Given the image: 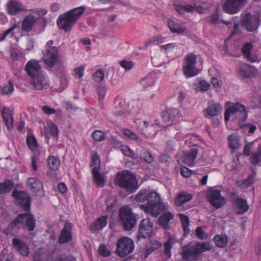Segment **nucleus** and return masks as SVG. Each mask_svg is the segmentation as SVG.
<instances>
[{
    "label": "nucleus",
    "mask_w": 261,
    "mask_h": 261,
    "mask_svg": "<svg viewBox=\"0 0 261 261\" xmlns=\"http://www.w3.org/2000/svg\"><path fill=\"white\" fill-rule=\"evenodd\" d=\"M85 10L84 7H80L61 14L57 20L59 28L65 32H69Z\"/></svg>",
    "instance_id": "nucleus-1"
},
{
    "label": "nucleus",
    "mask_w": 261,
    "mask_h": 261,
    "mask_svg": "<svg viewBox=\"0 0 261 261\" xmlns=\"http://www.w3.org/2000/svg\"><path fill=\"white\" fill-rule=\"evenodd\" d=\"M115 183L130 193L135 192L138 188L136 176L133 173L127 170L117 173Z\"/></svg>",
    "instance_id": "nucleus-2"
},
{
    "label": "nucleus",
    "mask_w": 261,
    "mask_h": 261,
    "mask_svg": "<svg viewBox=\"0 0 261 261\" xmlns=\"http://www.w3.org/2000/svg\"><path fill=\"white\" fill-rule=\"evenodd\" d=\"M35 222L34 217L32 214L29 213L20 214L8 225L7 228L3 231V233L6 235L13 233V230L17 228L18 225L24 223L28 229L30 231H32L35 228Z\"/></svg>",
    "instance_id": "nucleus-3"
},
{
    "label": "nucleus",
    "mask_w": 261,
    "mask_h": 261,
    "mask_svg": "<svg viewBox=\"0 0 261 261\" xmlns=\"http://www.w3.org/2000/svg\"><path fill=\"white\" fill-rule=\"evenodd\" d=\"M147 202L148 205H142V208L145 213L154 217H157L164 210L160 196L155 192H148Z\"/></svg>",
    "instance_id": "nucleus-4"
},
{
    "label": "nucleus",
    "mask_w": 261,
    "mask_h": 261,
    "mask_svg": "<svg viewBox=\"0 0 261 261\" xmlns=\"http://www.w3.org/2000/svg\"><path fill=\"white\" fill-rule=\"evenodd\" d=\"M53 45L54 42L52 40H49L46 43L42 58L46 66L50 68L54 67L59 60L57 48Z\"/></svg>",
    "instance_id": "nucleus-5"
},
{
    "label": "nucleus",
    "mask_w": 261,
    "mask_h": 261,
    "mask_svg": "<svg viewBox=\"0 0 261 261\" xmlns=\"http://www.w3.org/2000/svg\"><path fill=\"white\" fill-rule=\"evenodd\" d=\"M228 107L226 109L224 115V119L225 121H228L230 116L237 115L239 121L244 122L246 120L247 118L248 111L247 108L243 105L240 103H227Z\"/></svg>",
    "instance_id": "nucleus-6"
},
{
    "label": "nucleus",
    "mask_w": 261,
    "mask_h": 261,
    "mask_svg": "<svg viewBox=\"0 0 261 261\" xmlns=\"http://www.w3.org/2000/svg\"><path fill=\"white\" fill-rule=\"evenodd\" d=\"M120 223L125 230H130L137 223L136 216L132 213L129 207H123L119 212Z\"/></svg>",
    "instance_id": "nucleus-7"
},
{
    "label": "nucleus",
    "mask_w": 261,
    "mask_h": 261,
    "mask_svg": "<svg viewBox=\"0 0 261 261\" xmlns=\"http://www.w3.org/2000/svg\"><path fill=\"white\" fill-rule=\"evenodd\" d=\"M212 249L210 243L208 242L202 243H196L193 245L186 247L183 249V258L189 259L192 257H196L201 253Z\"/></svg>",
    "instance_id": "nucleus-8"
},
{
    "label": "nucleus",
    "mask_w": 261,
    "mask_h": 261,
    "mask_svg": "<svg viewBox=\"0 0 261 261\" xmlns=\"http://www.w3.org/2000/svg\"><path fill=\"white\" fill-rule=\"evenodd\" d=\"M134 241L127 237H122L118 240L115 252L120 257H124L131 253L134 250Z\"/></svg>",
    "instance_id": "nucleus-9"
},
{
    "label": "nucleus",
    "mask_w": 261,
    "mask_h": 261,
    "mask_svg": "<svg viewBox=\"0 0 261 261\" xmlns=\"http://www.w3.org/2000/svg\"><path fill=\"white\" fill-rule=\"evenodd\" d=\"M196 56L193 54L189 53L185 56L182 69L187 77H193L198 74V69L196 67Z\"/></svg>",
    "instance_id": "nucleus-10"
},
{
    "label": "nucleus",
    "mask_w": 261,
    "mask_h": 261,
    "mask_svg": "<svg viewBox=\"0 0 261 261\" xmlns=\"http://www.w3.org/2000/svg\"><path fill=\"white\" fill-rule=\"evenodd\" d=\"M34 261H65L66 257L62 254H58L55 258L54 253H48L42 248L37 249L34 255Z\"/></svg>",
    "instance_id": "nucleus-11"
},
{
    "label": "nucleus",
    "mask_w": 261,
    "mask_h": 261,
    "mask_svg": "<svg viewBox=\"0 0 261 261\" xmlns=\"http://www.w3.org/2000/svg\"><path fill=\"white\" fill-rule=\"evenodd\" d=\"M261 13H256L254 15L250 13L246 14L242 21V25L249 32L256 31L260 25Z\"/></svg>",
    "instance_id": "nucleus-12"
},
{
    "label": "nucleus",
    "mask_w": 261,
    "mask_h": 261,
    "mask_svg": "<svg viewBox=\"0 0 261 261\" xmlns=\"http://www.w3.org/2000/svg\"><path fill=\"white\" fill-rule=\"evenodd\" d=\"M152 235L153 223L149 219L142 220L139 224L138 239L150 238Z\"/></svg>",
    "instance_id": "nucleus-13"
},
{
    "label": "nucleus",
    "mask_w": 261,
    "mask_h": 261,
    "mask_svg": "<svg viewBox=\"0 0 261 261\" xmlns=\"http://www.w3.org/2000/svg\"><path fill=\"white\" fill-rule=\"evenodd\" d=\"M6 7L7 13L11 16L27 11L26 6L18 0H10Z\"/></svg>",
    "instance_id": "nucleus-14"
},
{
    "label": "nucleus",
    "mask_w": 261,
    "mask_h": 261,
    "mask_svg": "<svg viewBox=\"0 0 261 261\" xmlns=\"http://www.w3.org/2000/svg\"><path fill=\"white\" fill-rule=\"evenodd\" d=\"M12 195L16 199V202L20 207L27 212L30 211V199L27 193L23 191H14Z\"/></svg>",
    "instance_id": "nucleus-15"
},
{
    "label": "nucleus",
    "mask_w": 261,
    "mask_h": 261,
    "mask_svg": "<svg viewBox=\"0 0 261 261\" xmlns=\"http://www.w3.org/2000/svg\"><path fill=\"white\" fill-rule=\"evenodd\" d=\"M207 197L210 203L217 208H220L225 204V199L221 196L220 191L212 190L208 192Z\"/></svg>",
    "instance_id": "nucleus-16"
},
{
    "label": "nucleus",
    "mask_w": 261,
    "mask_h": 261,
    "mask_svg": "<svg viewBox=\"0 0 261 261\" xmlns=\"http://www.w3.org/2000/svg\"><path fill=\"white\" fill-rule=\"evenodd\" d=\"M25 69L27 74L32 79L43 73L41 66L35 60H30L29 61L25 66Z\"/></svg>",
    "instance_id": "nucleus-17"
},
{
    "label": "nucleus",
    "mask_w": 261,
    "mask_h": 261,
    "mask_svg": "<svg viewBox=\"0 0 261 261\" xmlns=\"http://www.w3.org/2000/svg\"><path fill=\"white\" fill-rule=\"evenodd\" d=\"M246 0H228L224 5L223 9L227 13L233 14L237 13L240 9V6Z\"/></svg>",
    "instance_id": "nucleus-18"
},
{
    "label": "nucleus",
    "mask_w": 261,
    "mask_h": 261,
    "mask_svg": "<svg viewBox=\"0 0 261 261\" xmlns=\"http://www.w3.org/2000/svg\"><path fill=\"white\" fill-rule=\"evenodd\" d=\"M238 73L242 79H246L254 76L255 74V69L254 67L247 64L240 65Z\"/></svg>",
    "instance_id": "nucleus-19"
},
{
    "label": "nucleus",
    "mask_w": 261,
    "mask_h": 261,
    "mask_svg": "<svg viewBox=\"0 0 261 261\" xmlns=\"http://www.w3.org/2000/svg\"><path fill=\"white\" fill-rule=\"evenodd\" d=\"M33 89L41 90L48 87V83L43 73L36 76L32 80Z\"/></svg>",
    "instance_id": "nucleus-20"
},
{
    "label": "nucleus",
    "mask_w": 261,
    "mask_h": 261,
    "mask_svg": "<svg viewBox=\"0 0 261 261\" xmlns=\"http://www.w3.org/2000/svg\"><path fill=\"white\" fill-rule=\"evenodd\" d=\"M222 110V106L218 103H210L207 108L204 110V116L206 118H211L218 116Z\"/></svg>",
    "instance_id": "nucleus-21"
},
{
    "label": "nucleus",
    "mask_w": 261,
    "mask_h": 261,
    "mask_svg": "<svg viewBox=\"0 0 261 261\" xmlns=\"http://www.w3.org/2000/svg\"><path fill=\"white\" fill-rule=\"evenodd\" d=\"M71 224L69 222H66L59 237V242L60 243H65L71 240L72 235L71 233Z\"/></svg>",
    "instance_id": "nucleus-22"
},
{
    "label": "nucleus",
    "mask_w": 261,
    "mask_h": 261,
    "mask_svg": "<svg viewBox=\"0 0 261 261\" xmlns=\"http://www.w3.org/2000/svg\"><path fill=\"white\" fill-rule=\"evenodd\" d=\"M2 116L8 129L11 130L13 128V117L11 110L8 108H4Z\"/></svg>",
    "instance_id": "nucleus-23"
},
{
    "label": "nucleus",
    "mask_w": 261,
    "mask_h": 261,
    "mask_svg": "<svg viewBox=\"0 0 261 261\" xmlns=\"http://www.w3.org/2000/svg\"><path fill=\"white\" fill-rule=\"evenodd\" d=\"M198 149H191L183 153L182 161L187 165L190 166L193 164L198 154Z\"/></svg>",
    "instance_id": "nucleus-24"
},
{
    "label": "nucleus",
    "mask_w": 261,
    "mask_h": 261,
    "mask_svg": "<svg viewBox=\"0 0 261 261\" xmlns=\"http://www.w3.org/2000/svg\"><path fill=\"white\" fill-rule=\"evenodd\" d=\"M37 20L38 18L33 15L25 17L22 22V30L27 32H30Z\"/></svg>",
    "instance_id": "nucleus-25"
},
{
    "label": "nucleus",
    "mask_w": 261,
    "mask_h": 261,
    "mask_svg": "<svg viewBox=\"0 0 261 261\" xmlns=\"http://www.w3.org/2000/svg\"><path fill=\"white\" fill-rule=\"evenodd\" d=\"M14 247L16 249L21 255L28 256L29 253V248L27 245L22 240L14 238L12 240Z\"/></svg>",
    "instance_id": "nucleus-26"
},
{
    "label": "nucleus",
    "mask_w": 261,
    "mask_h": 261,
    "mask_svg": "<svg viewBox=\"0 0 261 261\" xmlns=\"http://www.w3.org/2000/svg\"><path fill=\"white\" fill-rule=\"evenodd\" d=\"M228 140V146L233 151L238 149L241 146L240 137L237 133L229 135Z\"/></svg>",
    "instance_id": "nucleus-27"
},
{
    "label": "nucleus",
    "mask_w": 261,
    "mask_h": 261,
    "mask_svg": "<svg viewBox=\"0 0 261 261\" xmlns=\"http://www.w3.org/2000/svg\"><path fill=\"white\" fill-rule=\"evenodd\" d=\"M178 112L175 109H169L163 112L162 119L166 122H173L178 115Z\"/></svg>",
    "instance_id": "nucleus-28"
},
{
    "label": "nucleus",
    "mask_w": 261,
    "mask_h": 261,
    "mask_svg": "<svg viewBox=\"0 0 261 261\" xmlns=\"http://www.w3.org/2000/svg\"><path fill=\"white\" fill-rule=\"evenodd\" d=\"M234 206L237 210V213L239 215L243 214L249 208L246 200L241 198H238L235 200Z\"/></svg>",
    "instance_id": "nucleus-29"
},
{
    "label": "nucleus",
    "mask_w": 261,
    "mask_h": 261,
    "mask_svg": "<svg viewBox=\"0 0 261 261\" xmlns=\"http://www.w3.org/2000/svg\"><path fill=\"white\" fill-rule=\"evenodd\" d=\"M162 246V244L158 240H150L146 245V251L145 257L148 256L155 250L160 248Z\"/></svg>",
    "instance_id": "nucleus-30"
},
{
    "label": "nucleus",
    "mask_w": 261,
    "mask_h": 261,
    "mask_svg": "<svg viewBox=\"0 0 261 261\" xmlns=\"http://www.w3.org/2000/svg\"><path fill=\"white\" fill-rule=\"evenodd\" d=\"M107 216H102L98 218L90 226L92 231H97L102 229L107 224Z\"/></svg>",
    "instance_id": "nucleus-31"
},
{
    "label": "nucleus",
    "mask_w": 261,
    "mask_h": 261,
    "mask_svg": "<svg viewBox=\"0 0 261 261\" xmlns=\"http://www.w3.org/2000/svg\"><path fill=\"white\" fill-rule=\"evenodd\" d=\"M192 197L191 194L185 192H180L175 199V204L177 206H180L182 204L190 201Z\"/></svg>",
    "instance_id": "nucleus-32"
},
{
    "label": "nucleus",
    "mask_w": 261,
    "mask_h": 261,
    "mask_svg": "<svg viewBox=\"0 0 261 261\" xmlns=\"http://www.w3.org/2000/svg\"><path fill=\"white\" fill-rule=\"evenodd\" d=\"M47 166L52 171H57L60 166V161L58 158L53 155L48 156L47 160Z\"/></svg>",
    "instance_id": "nucleus-33"
},
{
    "label": "nucleus",
    "mask_w": 261,
    "mask_h": 261,
    "mask_svg": "<svg viewBox=\"0 0 261 261\" xmlns=\"http://www.w3.org/2000/svg\"><path fill=\"white\" fill-rule=\"evenodd\" d=\"M168 27L173 33L182 34L186 31V28L180 25L179 24L175 23L172 20H168Z\"/></svg>",
    "instance_id": "nucleus-34"
},
{
    "label": "nucleus",
    "mask_w": 261,
    "mask_h": 261,
    "mask_svg": "<svg viewBox=\"0 0 261 261\" xmlns=\"http://www.w3.org/2000/svg\"><path fill=\"white\" fill-rule=\"evenodd\" d=\"M94 184L98 187L102 188L104 186L105 184V178L103 174H101L99 171L92 172Z\"/></svg>",
    "instance_id": "nucleus-35"
},
{
    "label": "nucleus",
    "mask_w": 261,
    "mask_h": 261,
    "mask_svg": "<svg viewBox=\"0 0 261 261\" xmlns=\"http://www.w3.org/2000/svg\"><path fill=\"white\" fill-rule=\"evenodd\" d=\"M174 241V239L171 236H170L168 241L164 244L165 250L163 254L167 259H169L171 256V249Z\"/></svg>",
    "instance_id": "nucleus-36"
},
{
    "label": "nucleus",
    "mask_w": 261,
    "mask_h": 261,
    "mask_svg": "<svg viewBox=\"0 0 261 261\" xmlns=\"http://www.w3.org/2000/svg\"><path fill=\"white\" fill-rule=\"evenodd\" d=\"M13 188L12 180L7 179L3 183H0V194H4L10 192Z\"/></svg>",
    "instance_id": "nucleus-37"
},
{
    "label": "nucleus",
    "mask_w": 261,
    "mask_h": 261,
    "mask_svg": "<svg viewBox=\"0 0 261 261\" xmlns=\"http://www.w3.org/2000/svg\"><path fill=\"white\" fill-rule=\"evenodd\" d=\"M250 162L254 166H257L261 163V151L258 148L251 154Z\"/></svg>",
    "instance_id": "nucleus-38"
},
{
    "label": "nucleus",
    "mask_w": 261,
    "mask_h": 261,
    "mask_svg": "<svg viewBox=\"0 0 261 261\" xmlns=\"http://www.w3.org/2000/svg\"><path fill=\"white\" fill-rule=\"evenodd\" d=\"M28 184L34 191H38L43 188L42 183L34 178H29Z\"/></svg>",
    "instance_id": "nucleus-39"
},
{
    "label": "nucleus",
    "mask_w": 261,
    "mask_h": 261,
    "mask_svg": "<svg viewBox=\"0 0 261 261\" xmlns=\"http://www.w3.org/2000/svg\"><path fill=\"white\" fill-rule=\"evenodd\" d=\"M214 242L217 246L221 248L224 247L228 242V239L226 235H217L214 238Z\"/></svg>",
    "instance_id": "nucleus-40"
},
{
    "label": "nucleus",
    "mask_w": 261,
    "mask_h": 261,
    "mask_svg": "<svg viewBox=\"0 0 261 261\" xmlns=\"http://www.w3.org/2000/svg\"><path fill=\"white\" fill-rule=\"evenodd\" d=\"M91 161V166L93 167L92 172L100 171V160L96 153L92 154Z\"/></svg>",
    "instance_id": "nucleus-41"
},
{
    "label": "nucleus",
    "mask_w": 261,
    "mask_h": 261,
    "mask_svg": "<svg viewBox=\"0 0 261 261\" xmlns=\"http://www.w3.org/2000/svg\"><path fill=\"white\" fill-rule=\"evenodd\" d=\"M252 44L250 43H247L245 44L242 48V53L244 57L247 58L248 60L252 62H254L255 60L251 58L250 52L252 49Z\"/></svg>",
    "instance_id": "nucleus-42"
},
{
    "label": "nucleus",
    "mask_w": 261,
    "mask_h": 261,
    "mask_svg": "<svg viewBox=\"0 0 261 261\" xmlns=\"http://www.w3.org/2000/svg\"><path fill=\"white\" fill-rule=\"evenodd\" d=\"M173 217V215L170 212H166L163 214L159 219V222L161 225L166 226L170 220Z\"/></svg>",
    "instance_id": "nucleus-43"
},
{
    "label": "nucleus",
    "mask_w": 261,
    "mask_h": 261,
    "mask_svg": "<svg viewBox=\"0 0 261 261\" xmlns=\"http://www.w3.org/2000/svg\"><path fill=\"white\" fill-rule=\"evenodd\" d=\"M27 144L28 148L32 151H35L38 147L37 140L35 137L32 135L28 136Z\"/></svg>",
    "instance_id": "nucleus-44"
},
{
    "label": "nucleus",
    "mask_w": 261,
    "mask_h": 261,
    "mask_svg": "<svg viewBox=\"0 0 261 261\" xmlns=\"http://www.w3.org/2000/svg\"><path fill=\"white\" fill-rule=\"evenodd\" d=\"M194 9L195 7L190 5H178L176 7V11L180 14H183L185 12H191Z\"/></svg>",
    "instance_id": "nucleus-45"
},
{
    "label": "nucleus",
    "mask_w": 261,
    "mask_h": 261,
    "mask_svg": "<svg viewBox=\"0 0 261 261\" xmlns=\"http://www.w3.org/2000/svg\"><path fill=\"white\" fill-rule=\"evenodd\" d=\"M148 192L145 189L140 191L135 196V200L139 202L147 201Z\"/></svg>",
    "instance_id": "nucleus-46"
},
{
    "label": "nucleus",
    "mask_w": 261,
    "mask_h": 261,
    "mask_svg": "<svg viewBox=\"0 0 261 261\" xmlns=\"http://www.w3.org/2000/svg\"><path fill=\"white\" fill-rule=\"evenodd\" d=\"M179 216L180 217L185 232L189 233L190 231V229L189 228V218L187 216L184 215V214H179Z\"/></svg>",
    "instance_id": "nucleus-47"
},
{
    "label": "nucleus",
    "mask_w": 261,
    "mask_h": 261,
    "mask_svg": "<svg viewBox=\"0 0 261 261\" xmlns=\"http://www.w3.org/2000/svg\"><path fill=\"white\" fill-rule=\"evenodd\" d=\"M140 156L148 163H151L154 161L153 156L145 149H143L140 151Z\"/></svg>",
    "instance_id": "nucleus-48"
},
{
    "label": "nucleus",
    "mask_w": 261,
    "mask_h": 261,
    "mask_svg": "<svg viewBox=\"0 0 261 261\" xmlns=\"http://www.w3.org/2000/svg\"><path fill=\"white\" fill-rule=\"evenodd\" d=\"M154 82V78L150 75H148L141 80V84L144 88H146L152 85Z\"/></svg>",
    "instance_id": "nucleus-49"
},
{
    "label": "nucleus",
    "mask_w": 261,
    "mask_h": 261,
    "mask_svg": "<svg viewBox=\"0 0 261 261\" xmlns=\"http://www.w3.org/2000/svg\"><path fill=\"white\" fill-rule=\"evenodd\" d=\"M210 87L211 85L210 83L202 80L200 81L198 84L197 90L201 92H205L207 91L210 89Z\"/></svg>",
    "instance_id": "nucleus-50"
},
{
    "label": "nucleus",
    "mask_w": 261,
    "mask_h": 261,
    "mask_svg": "<svg viewBox=\"0 0 261 261\" xmlns=\"http://www.w3.org/2000/svg\"><path fill=\"white\" fill-rule=\"evenodd\" d=\"M93 79L96 82L102 81L105 77L104 71L102 69H98L92 75Z\"/></svg>",
    "instance_id": "nucleus-51"
},
{
    "label": "nucleus",
    "mask_w": 261,
    "mask_h": 261,
    "mask_svg": "<svg viewBox=\"0 0 261 261\" xmlns=\"http://www.w3.org/2000/svg\"><path fill=\"white\" fill-rule=\"evenodd\" d=\"M92 137L96 141H101L104 140L106 138L105 133L99 130H96L92 133Z\"/></svg>",
    "instance_id": "nucleus-52"
},
{
    "label": "nucleus",
    "mask_w": 261,
    "mask_h": 261,
    "mask_svg": "<svg viewBox=\"0 0 261 261\" xmlns=\"http://www.w3.org/2000/svg\"><path fill=\"white\" fill-rule=\"evenodd\" d=\"M14 90L13 84L11 80H9L8 84L2 89V93L3 94H10Z\"/></svg>",
    "instance_id": "nucleus-53"
},
{
    "label": "nucleus",
    "mask_w": 261,
    "mask_h": 261,
    "mask_svg": "<svg viewBox=\"0 0 261 261\" xmlns=\"http://www.w3.org/2000/svg\"><path fill=\"white\" fill-rule=\"evenodd\" d=\"M123 134L126 136H127L128 137L133 140H136L138 142H140L142 141L141 139H140L136 134H135L130 129H124L123 130Z\"/></svg>",
    "instance_id": "nucleus-54"
},
{
    "label": "nucleus",
    "mask_w": 261,
    "mask_h": 261,
    "mask_svg": "<svg viewBox=\"0 0 261 261\" xmlns=\"http://www.w3.org/2000/svg\"><path fill=\"white\" fill-rule=\"evenodd\" d=\"M164 38L161 36H155L151 38L147 43L146 45L149 46L152 44H159L163 42Z\"/></svg>",
    "instance_id": "nucleus-55"
},
{
    "label": "nucleus",
    "mask_w": 261,
    "mask_h": 261,
    "mask_svg": "<svg viewBox=\"0 0 261 261\" xmlns=\"http://www.w3.org/2000/svg\"><path fill=\"white\" fill-rule=\"evenodd\" d=\"M98 252L101 255L107 257L111 255V251L105 244H101L98 248Z\"/></svg>",
    "instance_id": "nucleus-56"
},
{
    "label": "nucleus",
    "mask_w": 261,
    "mask_h": 261,
    "mask_svg": "<svg viewBox=\"0 0 261 261\" xmlns=\"http://www.w3.org/2000/svg\"><path fill=\"white\" fill-rule=\"evenodd\" d=\"M10 56L14 59H17L22 56L21 52L20 50L13 48L10 50Z\"/></svg>",
    "instance_id": "nucleus-57"
},
{
    "label": "nucleus",
    "mask_w": 261,
    "mask_h": 261,
    "mask_svg": "<svg viewBox=\"0 0 261 261\" xmlns=\"http://www.w3.org/2000/svg\"><path fill=\"white\" fill-rule=\"evenodd\" d=\"M84 66H81L74 69L73 75L75 78L80 79L84 75Z\"/></svg>",
    "instance_id": "nucleus-58"
},
{
    "label": "nucleus",
    "mask_w": 261,
    "mask_h": 261,
    "mask_svg": "<svg viewBox=\"0 0 261 261\" xmlns=\"http://www.w3.org/2000/svg\"><path fill=\"white\" fill-rule=\"evenodd\" d=\"M18 27L17 24H14L12 27L8 29L7 30L5 31L3 34L1 35L0 37V41H2L4 40L6 37L10 33H11L15 28H16Z\"/></svg>",
    "instance_id": "nucleus-59"
},
{
    "label": "nucleus",
    "mask_w": 261,
    "mask_h": 261,
    "mask_svg": "<svg viewBox=\"0 0 261 261\" xmlns=\"http://www.w3.org/2000/svg\"><path fill=\"white\" fill-rule=\"evenodd\" d=\"M58 128L56 125L54 123L50 124L49 126V132L54 138H57L58 133Z\"/></svg>",
    "instance_id": "nucleus-60"
},
{
    "label": "nucleus",
    "mask_w": 261,
    "mask_h": 261,
    "mask_svg": "<svg viewBox=\"0 0 261 261\" xmlns=\"http://www.w3.org/2000/svg\"><path fill=\"white\" fill-rule=\"evenodd\" d=\"M134 65V63L131 61L123 60L121 62V66L127 70L131 69Z\"/></svg>",
    "instance_id": "nucleus-61"
},
{
    "label": "nucleus",
    "mask_w": 261,
    "mask_h": 261,
    "mask_svg": "<svg viewBox=\"0 0 261 261\" xmlns=\"http://www.w3.org/2000/svg\"><path fill=\"white\" fill-rule=\"evenodd\" d=\"M196 236L200 239L206 238V236L201 227H198L196 229Z\"/></svg>",
    "instance_id": "nucleus-62"
},
{
    "label": "nucleus",
    "mask_w": 261,
    "mask_h": 261,
    "mask_svg": "<svg viewBox=\"0 0 261 261\" xmlns=\"http://www.w3.org/2000/svg\"><path fill=\"white\" fill-rule=\"evenodd\" d=\"M123 153L126 156L134 158V153L132 150L127 146H122L121 148Z\"/></svg>",
    "instance_id": "nucleus-63"
},
{
    "label": "nucleus",
    "mask_w": 261,
    "mask_h": 261,
    "mask_svg": "<svg viewBox=\"0 0 261 261\" xmlns=\"http://www.w3.org/2000/svg\"><path fill=\"white\" fill-rule=\"evenodd\" d=\"M42 111L46 114L49 115L56 113V111L53 108L48 106H44L42 107Z\"/></svg>",
    "instance_id": "nucleus-64"
}]
</instances>
